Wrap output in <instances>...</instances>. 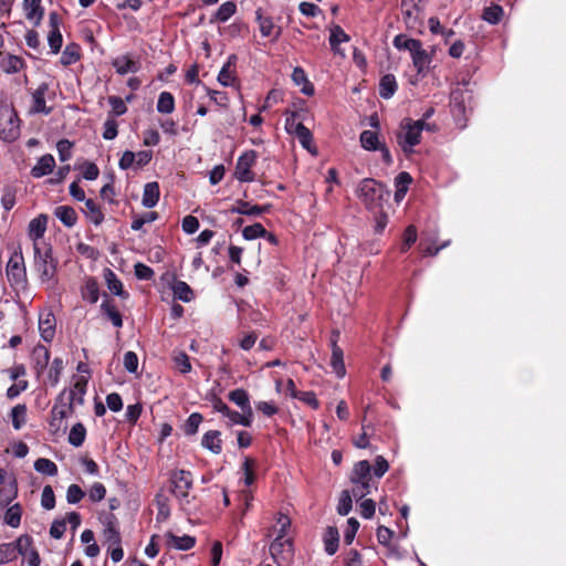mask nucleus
Returning <instances> with one entry per match:
<instances>
[{"instance_id":"obj_1","label":"nucleus","mask_w":566,"mask_h":566,"mask_svg":"<svg viewBox=\"0 0 566 566\" xmlns=\"http://www.w3.org/2000/svg\"><path fill=\"white\" fill-rule=\"evenodd\" d=\"M356 195L366 209L376 211L381 209L384 201L389 196V191L376 179L365 178L358 185Z\"/></svg>"},{"instance_id":"obj_2","label":"nucleus","mask_w":566,"mask_h":566,"mask_svg":"<svg viewBox=\"0 0 566 566\" xmlns=\"http://www.w3.org/2000/svg\"><path fill=\"white\" fill-rule=\"evenodd\" d=\"M422 124L411 118H403L396 134L397 143L406 155L413 153V147L421 142Z\"/></svg>"},{"instance_id":"obj_3","label":"nucleus","mask_w":566,"mask_h":566,"mask_svg":"<svg viewBox=\"0 0 566 566\" xmlns=\"http://www.w3.org/2000/svg\"><path fill=\"white\" fill-rule=\"evenodd\" d=\"M34 268L40 275L41 281H50L55 276L57 262L52 255V249L45 243L35 242Z\"/></svg>"},{"instance_id":"obj_4","label":"nucleus","mask_w":566,"mask_h":566,"mask_svg":"<svg viewBox=\"0 0 566 566\" xmlns=\"http://www.w3.org/2000/svg\"><path fill=\"white\" fill-rule=\"evenodd\" d=\"M472 94L463 87H455L450 94V108L454 122L460 128H464L468 114L471 112Z\"/></svg>"},{"instance_id":"obj_5","label":"nucleus","mask_w":566,"mask_h":566,"mask_svg":"<svg viewBox=\"0 0 566 566\" xmlns=\"http://www.w3.org/2000/svg\"><path fill=\"white\" fill-rule=\"evenodd\" d=\"M170 492L181 506L189 504V492L192 489L193 479L190 471L180 469L169 474Z\"/></svg>"},{"instance_id":"obj_6","label":"nucleus","mask_w":566,"mask_h":566,"mask_svg":"<svg viewBox=\"0 0 566 566\" xmlns=\"http://www.w3.org/2000/svg\"><path fill=\"white\" fill-rule=\"evenodd\" d=\"M20 119L13 108L0 106V138L4 142H14L20 136Z\"/></svg>"},{"instance_id":"obj_7","label":"nucleus","mask_w":566,"mask_h":566,"mask_svg":"<svg viewBox=\"0 0 566 566\" xmlns=\"http://www.w3.org/2000/svg\"><path fill=\"white\" fill-rule=\"evenodd\" d=\"M270 554L277 566H289L294 556L291 538L277 535L270 545Z\"/></svg>"},{"instance_id":"obj_8","label":"nucleus","mask_w":566,"mask_h":566,"mask_svg":"<svg viewBox=\"0 0 566 566\" xmlns=\"http://www.w3.org/2000/svg\"><path fill=\"white\" fill-rule=\"evenodd\" d=\"M6 273L13 287H23L27 283V271L21 251H15L9 259Z\"/></svg>"},{"instance_id":"obj_9","label":"nucleus","mask_w":566,"mask_h":566,"mask_svg":"<svg viewBox=\"0 0 566 566\" xmlns=\"http://www.w3.org/2000/svg\"><path fill=\"white\" fill-rule=\"evenodd\" d=\"M17 556L20 555L29 566H40L41 557L34 546V541L29 534H22L14 541Z\"/></svg>"},{"instance_id":"obj_10","label":"nucleus","mask_w":566,"mask_h":566,"mask_svg":"<svg viewBox=\"0 0 566 566\" xmlns=\"http://www.w3.org/2000/svg\"><path fill=\"white\" fill-rule=\"evenodd\" d=\"M256 151L247 150L237 160L234 168V176L240 182H252L255 179V175L252 171V167L256 161Z\"/></svg>"},{"instance_id":"obj_11","label":"nucleus","mask_w":566,"mask_h":566,"mask_svg":"<svg viewBox=\"0 0 566 566\" xmlns=\"http://www.w3.org/2000/svg\"><path fill=\"white\" fill-rule=\"evenodd\" d=\"M87 388V379L80 377L75 380L72 388L63 389L59 396L57 401H67L71 407L82 406L84 403V397Z\"/></svg>"},{"instance_id":"obj_12","label":"nucleus","mask_w":566,"mask_h":566,"mask_svg":"<svg viewBox=\"0 0 566 566\" xmlns=\"http://www.w3.org/2000/svg\"><path fill=\"white\" fill-rule=\"evenodd\" d=\"M410 54L417 73L424 75L432 62L431 54L423 49L421 41H419L418 46H416Z\"/></svg>"},{"instance_id":"obj_13","label":"nucleus","mask_w":566,"mask_h":566,"mask_svg":"<svg viewBox=\"0 0 566 566\" xmlns=\"http://www.w3.org/2000/svg\"><path fill=\"white\" fill-rule=\"evenodd\" d=\"M255 19L259 23V29L264 38L273 36V40L276 41L281 35V28L276 27L271 17H264L262 13V9H258L255 11Z\"/></svg>"},{"instance_id":"obj_14","label":"nucleus","mask_w":566,"mask_h":566,"mask_svg":"<svg viewBox=\"0 0 566 566\" xmlns=\"http://www.w3.org/2000/svg\"><path fill=\"white\" fill-rule=\"evenodd\" d=\"M56 319L52 312H43L39 316V332L43 340L51 342L55 335Z\"/></svg>"},{"instance_id":"obj_15","label":"nucleus","mask_w":566,"mask_h":566,"mask_svg":"<svg viewBox=\"0 0 566 566\" xmlns=\"http://www.w3.org/2000/svg\"><path fill=\"white\" fill-rule=\"evenodd\" d=\"M103 524V536L108 546H118V544H122V537L117 526V518L115 517V515H108Z\"/></svg>"},{"instance_id":"obj_16","label":"nucleus","mask_w":566,"mask_h":566,"mask_svg":"<svg viewBox=\"0 0 566 566\" xmlns=\"http://www.w3.org/2000/svg\"><path fill=\"white\" fill-rule=\"evenodd\" d=\"M338 333L335 334L331 340L332 343V356H331V366L337 377L342 378L346 374V368L344 364V353L343 349L337 345Z\"/></svg>"},{"instance_id":"obj_17","label":"nucleus","mask_w":566,"mask_h":566,"mask_svg":"<svg viewBox=\"0 0 566 566\" xmlns=\"http://www.w3.org/2000/svg\"><path fill=\"white\" fill-rule=\"evenodd\" d=\"M74 412V408L71 407L67 401H57V399L55 400V403L54 406L52 407V410H51V421H50V426L52 428H55L56 430H59L61 428V423L63 421V419H65L66 417H69L70 415H72Z\"/></svg>"},{"instance_id":"obj_18","label":"nucleus","mask_w":566,"mask_h":566,"mask_svg":"<svg viewBox=\"0 0 566 566\" xmlns=\"http://www.w3.org/2000/svg\"><path fill=\"white\" fill-rule=\"evenodd\" d=\"M49 91L48 83H41L38 88L32 93L31 113L34 114H50L51 108L45 105V95Z\"/></svg>"},{"instance_id":"obj_19","label":"nucleus","mask_w":566,"mask_h":566,"mask_svg":"<svg viewBox=\"0 0 566 566\" xmlns=\"http://www.w3.org/2000/svg\"><path fill=\"white\" fill-rule=\"evenodd\" d=\"M31 359L35 374L40 377L49 365L50 352L44 345L39 344L33 348Z\"/></svg>"},{"instance_id":"obj_20","label":"nucleus","mask_w":566,"mask_h":566,"mask_svg":"<svg viewBox=\"0 0 566 566\" xmlns=\"http://www.w3.org/2000/svg\"><path fill=\"white\" fill-rule=\"evenodd\" d=\"M269 211L270 205H251L250 202L244 200H237L235 205H233L230 209V212L243 216H261Z\"/></svg>"},{"instance_id":"obj_21","label":"nucleus","mask_w":566,"mask_h":566,"mask_svg":"<svg viewBox=\"0 0 566 566\" xmlns=\"http://www.w3.org/2000/svg\"><path fill=\"white\" fill-rule=\"evenodd\" d=\"M22 7L27 20L32 21L34 25H39L44 15L42 0H23Z\"/></svg>"},{"instance_id":"obj_22","label":"nucleus","mask_w":566,"mask_h":566,"mask_svg":"<svg viewBox=\"0 0 566 566\" xmlns=\"http://www.w3.org/2000/svg\"><path fill=\"white\" fill-rule=\"evenodd\" d=\"M55 167V159L51 154L41 156L31 169V176L34 178H41L53 171Z\"/></svg>"},{"instance_id":"obj_23","label":"nucleus","mask_w":566,"mask_h":566,"mask_svg":"<svg viewBox=\"0 0 566 566\" xmlns=\"http://www.w3.org/2000/svg\"><path fill=\"white\" fill-rule=\"evenodd\" d=\"M159 198H160V190H159L158 182L157 181L147 182L144 186L142 205L148 209L154 208L158 203Z\"/></svg>"},{"instance_id":"obj_24","label":"nucleus","mask_w":566,"mask_h":566,"mask_svg":"<svg viewBox=\"0 0 566 566\" xmlns=\"http://www.w3.org/2000/svg\"><path fill=\"white\" fill-rule=\"evenodd\" d=\"M237 63V55L231 54L228 57L227 63L223 64L221 67L219 74H218V82L222 86H231L234 82V69Z\"/></svg>"},{"instance_id":"obj_25","label":"nucleus","mask_w":566,"mask_h":566,"mask_svg":"<svg viewBox=\"0 0 566 566\" xmlns=\"http://www.w3.org/2000/svg\"><path fill=\"white\" fill-rule=\"evenodd\" d=\"M167 544L178 551H189L196 545V538L190 535L177 536L171 532L166 533Z\"/></svg>"},{"instance_id":"obj_26","label":"nucleus","mask_w":566,"mask_h":566,"mask_svg":"<svg viewBox=\"0 0 566 566\" xmlns=\"http://www.w3.org/2000/svg\"><path fill=\"white\" fill-rule=\"evenodd\" d=\"M113 67L120 75L129 72L136 73L139 70V63L129 57V55H119L112 62Z\"/></svg>"},{"instance_id":"obj_27","label":"nucleus","mask_w":566,"mask_h":566,"mask_svg":"<svg viewBox=\"0 0 566 566\" xmlns=\"http://www.w3.org/2000/svg\"><path fill=\"white\" fill-rule=\"evenodd\" d=\"M237 10L238 8L234 1H227L219 7L216 13L210 18L209 22L211 24L224 23L237 13Z\"/></svg>"},{"instance_id":"obj_28","label":"nucleus","mask_w":566,"mask_h":566,"mask_svg":"<svg viewBox=\"0 0 566 566\" xmlns=\"http://www.w3.org/2000/svg\"><path fill=\"white\" fill-rule=\"evenodd\" d=\"M221 432L218 430L207 431L201 440V446L214 454H220L222 451Z\"/></svg>"},{"instance_id":"obj_29","label":"nucleus","mask_w":566,"mask_h":566,"mask_svg":"<svg viewBox=\"0 0 566 566\" xmlns=\"http://www.w3.org/2000/svg\"><path fill=\"white\" fill-rule=\"evenodd\" d=\"M48 217L40 214L32 219L29 223V237L33 240V244L43 238L46 230Z\"/></svg>"},{"instance_id":"obj_30","label":"nucleus","mask_w":566,"mask_h":566,"mask_svg":"<svg viewBox=\"0 0 566 566\" xmlns=\"http://www.w3.org/2000/svg\"><path fill=\"white\" fill-rule=\"evenodd\" d=\"M324 548L328 555H334L338 549L339 533L337 527L327 526L323 535Z\"/></svg>"},{"instance_id":"obj_31","label":"nucleus","mask_w":566,"mask_h":566,"mask_svg":"<svg viewBox=\"0 0 566 566\" xmlns=\"http://www.w3.org/2000/svg\"><path fill=\"white\" fill-rule=\"evenodd\" d=\"M229 400L237 405L243 412H253L249 394L243 388H237L234 390H231L228 395Z\"/></svg>"},{"instance_id":"obj_32","label":"nucleus","mask_w":566,"mask_h":566,"mask_svg":"<svg viewBox=\"0 0 566 566\" xmlns=\"http://www.w3.org/2000/svg\"><path fill=\"white\" fill-rule=\"evenodd\" d=\"M54 216L67 228L74 227L77 222L76 211L70 206L56 207Z\"/></svg>"},{"instance_id":"obj_33","label":"nucleus","mask_w":566,"mask_h":566,"mask_svg":"<svg viewBox=\"0 0 566 566\" xmlns=\"http://www.w3.org/2000/svg\"><path fill=\"white\" fill-rule=\"evenodd\" d=\"M412 182V178L409 172L401 171L399 172L395 178V186H396V192H395V200L400 201L405 198L408 188L410 184Z\"/></svg>"},{"instance_id":"obj_34","label":"nucleus","mask_w":566,"mask_h":566,"mask_svg":"<svg viewBox=\"0 0 566 566\" xmlns=\"http://www.w3.org/2000/svg\"><path fill=\"white\" fill-rule=\"evenodd\" d=\"M292 80L297 86H302L301 92L307 96L314 94V86L307 80L305 71L301 66H296L292 72Z\"/></svg>"},{"instance_id":"obj_35","label":"nucleus","mask_w":566,"mask_h":566,"mask_svg":"<svg viewBox=\"0 0 566 566\" xmlns=\"http://www.w3.org/2000/svg\"><path fill=\"white\" fill-rule=\"evenodd\" d=\"M397 87L398 85L395 75L386 74L380 78L379 82V96L381 98L388 99L394 96Z\"/></svg>"},{"instance_id":"obj_36","label":"nucleus","mask_w":566,"mask_h":566,"mask_svg":"<svg viewBox=\"0 0 566 566\" xmlns=\"http://www.w3.org/2000/svg\"><path fill=\"white\" fill-rule=\"evenodd\" d=\"M360 146L368 151H376L380 148L378 133L374 130H363L359 136Z\"/></svg>"},{"instance_id":"obj_37","label":"nucleus","mask_w":566,"mask_h":566,"mask_svg":"<svg viewBox=\"0 0 566 566\" xmlns=\"http://www.w3.org/2000/svg\"><path fill=\"white\" fill-rule=\"evenodd\" d=\"M85 202V209L83 210L85 217L90 219L95 226H99L104 221V213L99 206L93 200L87 199Z\"/></svg>"},{"instance_id":"obj_38","label":"nucleus","mask_w":566,"mask_h":566,"mask_svg":"<svg viewBox=\"0 0 566 566\" xmlns=\"http://www.w3.org/2000/svg\"><path fill=\"white\" fill-rule=\"evenodd\" d=\"M104 277H105L108 290L113 294H115L117 296H122V297L128 296V294L126 292H124V290H123V283L120 282V280L117 277V275L112 270L106 269Z\"/></svg>"},{"instance_id":"obj_39","label":"nucleus","mask_w":566,"mask_h":566,"mask_svg":"<svg viewBox=\"0 0 566 566\" xmlns=\"http://www.w3.org/2000/svg\"><path fill=\"white\" fill-rule=\"evenodd\" d=\"M82 297L92 304L96 303L99 297V289L94 277H88L82 289Z\"/></svg>"},{"instance_id":"obj_40","label":"nucleus","mask_w":566,"mask_h":566,"mask_svg":"<svg viewBox=\"0 0 566 566\" xmlns=\"http://www.w3.org/2000/svg\"><path fill=\"white\" fill-rule=\"evenodd\" d=\"M101 311L104 315L107 316V318L112 322V324L115 327L120 328L123 326L122 314L119 313L115 304L111 303L109 301H104L101 304Z\"/></svg>"},{"instance_id":"obj_41","label":"nucleus","mask_w":566,"mask_h":566,"mask_svg":"<svg viewBox=\"0 0 566 566\" xmlns=\"http://www.w3.org/2000/svg\"><path fill=\"white\" fill-rule=\"evenodd\" d=\"M224 417L229 419L228 426L241 424L243 427H250L253 420V412L242 411V413H240L229 408V411L226 412Z\"/></svg>"},{"instance_id":"obj_42","label":"nucleus","mask_w":566,"mask_h":566,"mask_svg":"<svg viewBox=\"0 0 566 566\" xmlns=\"http://www.w3.org/2000/svg\"><path fill=\"white\" fill-rule=\"evenodd\" d=\"M24 66V61L20 56L17 55H8L0 63V67L7 74L18 73Z\"/></svg>"},{"instance_id":"obj_43","label":"nucleus","mask_w":566,"mask_h":566,"mask_svg":"<svg viewBox=\"0 0 566 566\" xmlns=\"http://www.w3.org/2000/svg\"><path fill=\"white\" fill-rule=\"evenodd\" d=\"M175 111V97L170 92H161L157 101V112L171 114Z\"/></svg>"},{"instance_id":"obj_44","label":"nucleus","mask_w":566,"mask_h":566,"mask_svg":"<svg viewBox=\"0 0 566 566\" xmlns=\"http://www.w3.org/2000/svg\"><path fill=\"white\" fill-rule=\"evenodd\" d=\"M80 46L75 43H71L65 46L61 56V64L64 66L72 65L81 59Z\"/></svg>"},{"instance_id":"obj_45","label":"nucleus","mask_w":566,"mask_h":566,"mask_svg":"<svg viewBox=\"0 0 566 566\" xmlns=\"http://www.w3.org/2000/svg\"><path fill=\"white\" fill-rule=\"evenodd\" d=\"M64 369V361L61 357H55L51 363L48 373V381L52 387H55L61 378L62 371Z\"/></svg>"},{"instance_id":"obj_46","label":"nucleus","mask_w":566,"mask_h":566,"mask_svg":"<svg viewBox=\"0 0 566 566\" xmlns=\"http://www.w3.org/2000/svg\"><path fill=\"white\" fill-rule=\"evenodd\" d=\"M17 187L13 185H6L2 189L1 206L9 212L15 206Z\"/></svg>"},{"instance_id":"obj_47","label":"nucleus","mask_w":566,"mask_h":566,"mask_svg":"<svg viewBox=\"0 0 566 566\" xmlns=\"http://www.w3.org/2000/svg\"><path fill=\"white\" fill-rule=\"evenodd\" d=\"M370 464L367 460L359 461L355 464L350 481H370Z\"/></svg>"},{"instance_id":"obj_48","label":"nucleus","mask_w":566,"mask_h":566,"mask_svg":"<svg viewBox=\"0 0 566 566\" xmlns=\"http://www.w3.org/2000/svg\"><path fill=\"white\" fill-rule=\"evenodd\" d=\"M86 437V429L83 423L77 422L75 423L69 433V443L72 444L75 448L81 447Z\"/></svg>"},{"instance_id":"obj_49","label":"nucleus","mask_w":566,"mask_h":566,"mask_svg":"<svg viewBox=\"0 0 566 566\" xmlns=\"http://www.w3.org/2000/svg\"><path fill=\"white\" fill-rule=\"evenodd\" d=\"M34 470L48 476H54L57 474V465L46 458H39L34 462Z\"/></svg>"},{"instance_id":"obj_50","label":"nucleus","mask_w":566,"mask_h":566,"mask_svg":"<svg viewBox=\"0 0 566 566\" xmlns=\"http://www.w3.org/2000/svg\"><path fill=\"white\" fill-rule=\"evenodd\" d=\"M174 296L182 302H190L193 298L191 287L184 281H177L174 286Z\"/></svg>"},{"instance_id":"obj_51","label":"nucleus","mask_w":566,"mask_h":566,"mask_svg":"<svg viewBox=\"0 0 566 566\" xmlns=\"http://www.w3.org/2000/svg\"><path fill=\"white\" fill-rule=\"evenodd\" d=\"M21 515H22V510H21V506L20 504H14L12 506H10L7 511H6V514H4V522L6 524H8L9 526L15 528L20 525L21 523Z\"/></svg>"},{"instance_id":"obj_52","label":"nucleus","mask_w":566,"mask_h":566,"mask_svg":"<svg viewBox=\"0 0 566 566\" xmlns=\"http://www.w3.org/2000/svg\"><path fill=\"white\" fill-rule=\"evenodd\" d=\"M348 41H349V36L345 33V31L339 25H335L331 30L329 44H331L332 50L335 53L338 52V48H337L338 44H340L343 42H348Z\"/></svg>"},{"instance_id":"obj_53","label":"nucleus","mask_w":566,"mask_h":566,"mask_svg":"<svg viewBox=\"0 0 566 566\" xmlns=\"http://www.w3.org/2000/svg\"><path fill=\"white\" fill-rule=\"evenodd\" d=\"M17 559V547L14 542L0 544V565H4Z\"/></svg>"},{"instance_id":"obj_54","label":"nucleus","mask_w":566,"mask_h":566,"mask_svg":"<svg viewBox=\"0 0 566 566\" xmlns=\"http://www.w3.org/2000/svg\"><path fill=\"white\" fill-rule=\"evenodd\" d=\"M503 17V8L499 4H492L483 10L482 18L491 24H497Z\"/></svg>"},{"instance_id":"obj_55","label":"nucleus","mask_w":566,"mask_h":566,"mask_svg":"<svg viewBox=\"0 0 566 566\" xmlns=\"http://www.w3.org/2000/svg\"><path fill=\"white\" fill-rule=\"evenodd\" d=\"M203 417L199 412H192L184 424V433L186 436H193L198 432V428L202 422Z\"/></svg>"},{"instance_id":"obj_56","label":"nucleus","mask_w":566,"mask_h":566,"mask_svg":"<svg viewBox=\"0 0 566 566\" xmlns=\"http://www.w3.org/2000/svg\"><path fill=\"white\" fill-rule=\"evenodd\" d=\"M420 40L408 38L405 34H398L394 38V46L398 50H408L410 53L418 46Z\"/></svg>"},{"instance_id":"obj_57","label":"nucleus","mask_w":566,"mask_h":566,"mask_svg":"<svg viewBox=\"0 0 566 566\" xmlns=\"http://www.w3.org/2000/svg\"><path fill=\"white\" fill-rule=\"evenodd\" d=\"M158 219V213L156 211H149L142 216H134L130 228L134 231H139L143 229L144 224L151 223Z\"/></svg>"},{"instance_id":"obj_58","label":"nucleus","mask_w":566,"mask_h":566,"mask_svg":"<svg viewBox=\"0 0 566 566\" xmlns=\"http://www.w3.org/2000/svg\"><path fill=\"white\" fill-rule=\"evenodd\" d=\"M27 407L25 405H17L11 409L12 426L15 430L22 428L25 423Z\"/></svg>"},{"instance_id":"obj_59","label":"nucleus","mask_w":566,"mask_h":566,"mask_svg":"<svg viewBox=\"0 0 566 566\" xmlns=\"http://www.w3.org/2000/svg\"><path fill=\"white\" fill-rule=\"evenodd\" d=\"M354 497L352 493L348 490H344L340 493V497L337 505V513L342 516H346L353 507V500Z\"/></svg>"},{"instance_id":"obj_60","label":"nucleus","mask_w":566,"mask_h":566,"mask_svg":"<svg viewBox=\"0 0 566 566\" xmlns=\"http://www.w3.org/2000/svg\"><path fill=\"white\" fill-rule=\"evenodd\" d=\"M264 234H266L265 228L258 222L252 226H248L242 230V235L245 240L262 238Z\"/></svg>"},{"instance_id":"obj_61","label":"nucleus","mask_w":566,"mask_h":566,"mask_svg":"<svg viewBox=\"0 0 566 566\" xmlns=\"http://www.w3.org/2000/svg\"><path fill=\"white\" fill-rule=\"evenodd\" d=\"M353 489L349 491L356 500H361L370 493V481H352Z\"/></svg>"},{"instance_id":"obj_62","label":"nucleus","mask_w":566,"mask_h":566,"mask_svg":"<svg viewBox=\"0 0 566 566\" xmlns=\"http://www.w3.org/2000/svg\"><path fill=\"white\" fill-rule=\"evenodd\" d=\"M72 148H73V143H71L69 139L59 140L56 144L59 159L61 161L70 160L72 158Z\"/></svg>"},{"instance_id":"obj_63","label":"nucleus","mask_w":566,"mask_h":566,"mask_svg":"<svg viewBox=\"0 0 566 566\" xmlns=\"http://www.w3.org/2000/svg\"><path fill=\"white\" fill-rule=\"evenodd\" d=\"M48 43L50 45L51 52L53 54H57L63 44V38L60 30H50L48 35Z\"/></svg>"},{"instance_id":"obj_64","label":"nucleus","mask_w":566,"mask_h":566,"mask_svg":"<svg viewBox=\"0 0 566 566\" xmlns=\"http://www.w3.org/2000/svg\"><path fill=\"white\" fill-rule=\"evenodd\" d=\"M41 505L44 510H52L55 506V495L51 485H45L42 490Z\"/></svg>"}]
</instances>
